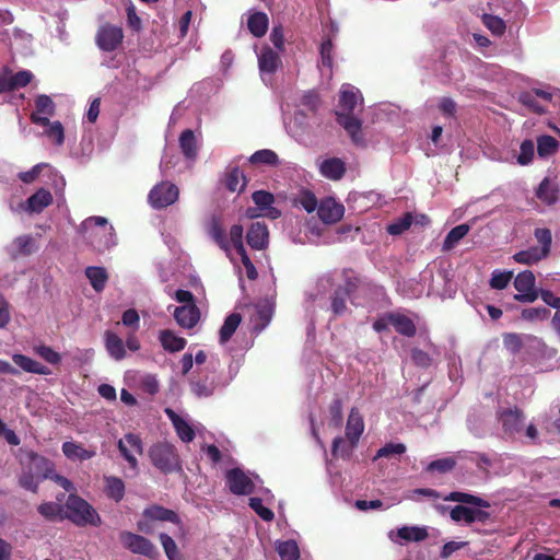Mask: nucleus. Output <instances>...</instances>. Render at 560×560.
I'll return each mask as SVG.
<instances>
[{"label":"nucleus","mask_w":560,"mask_h":560,"mask_svg":"<svg viewBox=\"0 0 560 560\" xmlns=\"http://www.w3.org/2000/svg\"><path fill=\"white\" fill-rule=\"evenodd\" d=\"M455 466H456V462L454 458L444 457V458H440V459H435V460L431 462L428 465L427 470L428 471H439V472L445 474V472L451 471Z\"/></svg>","instance_id":"obj_54"},{"label":"nucleus","mask_w":560,"mask_h":560,"mask_svg":"<svg viewBox=\"0 0 560 560\" xmlns=\"http://www.w3.org/2000/svg\"><path fill=\"white\" fill-rule=\"evenodd\" d=\"M334 44L331 38L327 37L323 40L320 48H319V55H320V66L323 68H327L329 72H332L334 68Z\"/></svg>","instance_id":"obj_42"},{"label":"nucleus","mask_w":560,"mask_h":560,"mask_svg":"<svg viewBox=\"0 0 560 560\" xmlns=\"http://www.w3.org/2000/svg\"><path fill=\"white\" fill-rule=\"evenodd\" d=\"M252 199L260 210L269 209L275 202V197L271 192L266 190H256L252 195Z\"/></svg>","instance_id":"obj_53"},{"label":"nucleus","mask_w":560,"mask_h":560,"mask_svg":"<svg viewBox=\"0 0 560 560\" xmlns=\"http://www.w3.org/2000/svg\"><path fill=\"white\" fill-rule=\"evenodd\" d=\"M337 122L343 127V129L351 137L352 141L357 144L363 140L361 132V120L352 115V113L336 112Z\"/></svg>","instance_id":"obj_16"},{"label":"nucleus","mask_w":560,"mask_h":560,"mask_svg":"<svg viewBox=\"0 0 560 560\" xmlns=\"http://www.w3.org/2000/svg\"><path fill=\"white\" fill-rule=\"evenodd\" d=\"M504 348L513 355L517 354L524 347V341L535 342L542 345V341L533 335H525L524 337L517 332H505L502 335Z\"/></svg>","instance_id":"obj_17"},{"label":"nucleus","mask_w":560,"mask_h":560,"mask_svg":"<svg viewBox=\"0 0 560 560\" xmlns=\"http://www.w3.org/2000/svg\"><path fill=\"white\" fill-rule=\"evenodd\" d=\"M179 196L178 187L170 182L156 184L149 192V202L154 209H163L175 203Z\"/></svg>","instance_id":"obj_7"},{"label":"nucleus","mask_w":560,"mask_h":560,"mask_svg":"<svg viewBox=\"0 0 560 560\" xmlns=\"http://www.w3.org/2000/svg\"><path fill=\"white\" fill-rule=\"evenodd\" d=\"M482 21L486 27L494 35H502L505 32V23L495 15L485 14Z\"/></svg>","instance_id":"obj_58"},{"label":"nucleus","mask_w":560,"mask_h":560,"mask_svg":"<svg viewBox=\"0 0 560 560\" xmlns=\"http://www.w3.org/2000/svg\"><path fill=\"white\" fill-rule=\"evenodd\" d=\"M105 348L108 354L117 361H120L126 357L122 339L110 330L105 331Z\"/></svg>","instance_id":"obj_25"},{"label":"nucleus","mask_w":560,"mask_h":560,"mask_svg":"<svg viewBox=\"0 0 560 560\" xmlns=\"http://www.w3.org/2000/svg\"><path fill=\"white\" fill-rule=\"evenodd\" d=\"M268 16L264 12H255L247 20V27L255 37H262L268 30Z\"/></svg>","instance_id":"obj_33"},{"label":"nucleus","mask_w":560,"mask_h":560,"mask_svg":"<svg viewBox=\"0 0 560 560\" xmlns=\"http://www.w3.org/2000/svg\"><path fill=\"white\" fill-rule=\"evenodd\" d=\"M546 256L540 254L539 248L536 246L529 247L528 249L521 250L516 254H514L513 259L523 265H534L541 259H545Z\"/></svg>","instance_id":"obj_41"},{"label":"nucleus","mask_w":560,"mask_h":560,"mask_svg":"<svg viewBox=\"0 0 560 560\" xmlns=\"http://www.w3.org/2000/svg\"><path fill=\"white\" fill-rule=\"evenodd\" d=\"M412 224V215L407 212L402 215V218L387 225V233L390 235H400L405 231H407Z\"/></svg>","instance_id":"obj_45"},{"label":"nucleus","mask_w":560,"mask_h":560,"mask_svg":"<svg viewBox=\"0 0 560 560\" xmlns=\"http://www.w3.org/2000/svg\"><path fill=\"white\" fill-rule=\"evenodd\" d=\"M65 506V517L77 526H100L102 523L101 516L96 510L78 494L70 493Z\"/></svg>","instance_id":"obj_3"},{"label":"nucleus","mask_w":560,"mask_h":560,"mask_svg":"<svg viewBox=\"0 0 560 560\" xmlns=\"http://www.w3.org/2000/svg\"><path fill=\"white\" fill-rule=\"evenodd\" d=\"M35 108L37 113L52 116L55 114V103L50 96L40 94L35 100Z\"/></svg>","instance_id":"obj_57"},{"label":"nucleus","mask_w":560,"mask_h":560,"mask_svg":"<svg viewBox=\"0 0 560 560\" xmlns=\"http://www.w3.org/2000/svg\"><path fill=\"white\" fill-rule=\"evenodd\" d=\"M346 170L345 162L339 158L326 159L319 165L320 174L330 180L341 179L345 176Z\"/></svg>","instance_id":"obj_18"},{"label":"nucleus","mask_w":560,"mask_h":560,"mask_svg":"<svg viewBox=\"0 0 560 560\" xmlns=\"http://www.w3.org/2000/svg\"><path fill=\"white\" fill-rule=\"evenodd\" d=\"M85 276L96 292L104 290L108 280V275L105 268L95 266L88 267L85 269Z\"/></svg>","instance_id":"obj_35"},{"label":"nucleus","mask_w":560,"mask_h":560,"mask_svg":"<svg viewBox=\"0 0 560 560\" xmlns=\"http://www.w3.org/2000/svg\"><path fill=\"white\" fill-rule=\"evenodd\" d=\"M225 478L229 490L235 495L250 494L255 490V483L241 468L228 470Z\"/></svg>","instance_id":"obj_10"},{"label":"nucleus","mask_w":560,"mask_h":560,"mask_svg":"<svg viewBox=\"0 0 560 560\" xmlns=\"http://www.w3.org/2000/svg\"><path fill=\"white\" fill-rule=\"evenodd\" d=\"M246 241L253 249H265L269 242V231L267 225L261 222L252 223L246 234Z\"/></svg>","instance_id":"obj_13"},{"label":"nucleus","mask_w":560,"mask_h":560,"mask_svg":"<svg viewBox=\"0 0 560 560\" xmlns=\"http://www.w3.org/2000/svg\"><path fill=\"white\" fill-rule=\"evenodd\" d=\"M37 510L39 514L43 515L45 518L52 521L60 516V513L62 512V506L55 502H45L42 503Z\"/></svg>","instance_id":"obj_59"},{"label":"nucleus","mask_w":560,"mask_h":560,"mask_svg":"<svg viewBox=\"0 0 560 560\" xmlns=\"http://www.w3.org/2000/svg\"><path fill=\"white\" fill-rule=\"evenodd\" d=\"M412 362L421 369H428L432 364L431 357L423 350L415 348L411 351Z\"/></svg>","instance_id":"obj_64"},{"label":"nucleus","mask_w":560,"mask_h":560,"mask_svg":"<svg viewBox=\"0 0 560 560\" xmlns=\"http://www.w3.org/2000/svg\"><path fill=\"white\" fill-rule=\"evenodd\" d=\"M52 202V195L49 190L40 188L27 199V210L39 213Z\"/></svg>","instance_id":"obj_27"},{"label":"nucleus","mask_w":560,"mask_h":560,"mask_svg":"<svg viewBox=\"0 0 560 560\" xmlns=\"http://www.w3.org/2000/svg\"><path fill=\"white\" fill-rule=\"evenodd\" d=\"M249 162L253 165L278 166L280 164L278 154L269 149L256 151L250 155Z\"/></svg>","instance_id":"obj_37"},{"label":"nucleus","mask_w":560,"mask_h":560,"mask_svg":"<svg viewBox=\"0 0 560 560\" xmlns=\"http://www.w3.org/2000/svg\"><path fill=\"white\" fill-rule=\"evenodd\" d=\"M397 536L406 541H422L428 537L425 527L402 526L398 528Z\"/></svg>","instance_id":"obj_38"},{"label":"nucleus","mask_w":560,"mask_h":560,"mask_svg":"<svg viewBox=\"0 0 560 560\" xmlns=\"http://www.w3.org/2000/svg\"><path fill=\"white\" fill-rule=\"evenodd\" d=\"M258 63L261 72L275 73L280 65V57L270 47H265L258 56Z\"/></svg>","instance_id":"obj_28"},{"label":"nucleus","mask_w":560,"mask_h":560,"mask_svg":"<svg viewBox=\"0 0 560 560\" xmlns=\"http://www.w3.org/2000/svg\"><path fill=\"white\" fill-rule=\"evenodd\" d=\"M387 319L395 330L405 337H413L417 332L413 320L404 314L388 313Z\"/></svg>","instance_id":"obj_20"},{"label":"nucleus","mask_w":560,"mask_h":560,"mask_svg":"<svg viewBox=\"0 0 560 560\" xmlns=\"http://www.w3.org/2000/svg\"><path fill=\"white\" fill-rule=\"evenodd\" d=\"M174 318L183 328H192L200 319V310L196 304L177 306L174 310Z\"/></svg>","instance_id":"obj_15"},{"label":"nucleus","mask_w":560,"mask_h":560,"mask_svg":"<svg viewBox=\"0 0 560 560\" xmlns=\"http://www.w3.org/2000/svg\"><path fill=\"white\" fill-rule=\"evenodd\" d=\"M535 276L530 270L520 272L514 279V288L518 292L514 295V300L521 303L535 302L539 293L535 289Z\"/></svg>","instance_id":"obj_8"},{"label":"nucleus","mask_w":560,"mask_h":560,"mask_svg":"<svg viewBox=\"0 0 560 560\" xmlns=\"http://www.w3.org/2000/svg\"><path fill=\"white\" fill-rule=\"evenodd\" d=\"M35 352L50 364H58L61 361L60 354L48 346L40 345L35 348Z\"/></svg>","instance_id":"obj_62"},{"label":"nucleus","mask_w":560,"mask_h":560,"mask_svg":"<svg viewBox=\"0 0 560 560\" xmlns=\"http://www.w3.org/2000/svg\"><path fill=\"white\" fill-rule=\"evenodd\" d=\"M61 450L63 455L71 460H88L96 455L95 447L86 450L82 444L72 441L65 442Z\"/></svg>","instance_id":"obj_21"},{"label":"nucleus","mask_w":560,"mask_h":560,"mask_svg":"<svg viewBox=\"0 0 560 560\" xmlns=\"http://www.w3.org/2000/svg\"><path fill=\"white\" fill-rule=\"evenodd\" d=\"M191 390L197 397H209L214 393L215 385L213 382L208 383L207 381H191Z\"/></svg>","instance_id":"obj_51"},{"label":"nucleus","mask_w":560,"mask_h":560,"mask_svg":"<svg viewBox=\"0 0 560 560\" xmlns=\"http://www.w3.org/2000/svg\"><path fill=\"white\" fill-rule=\"evenodd\" d=\"M363 431V418L357 408H352L346 424V438L348 443L341 436L335 438L331 445L332 456L349 459L352 456V452L357 447Z\"/></svg>","instance_id":"obj_1"},{"label":"nucleus","mask_w":560,"mask_h":560,"mask_svg":"<svg viewBox=\"0 0 560 560\" xmlns=\"http://www.w3.org/2000/svg\"><path fill=\"white\" fill-rule=\"evenodd\" d=\"M299 203L308 213H312L313 211L318 209L319 206L315 194L310 190H304L301 194L299 198Z\"/></svg>","instance_id":"obj_60"},{"label":"nucleus","mask_w":560,"mask_h":560,"mask_svg":"<svg viewBox=\"0 0 560 560\" xmlns=\"http://www.w3.org/2000/svg\"><path fill=\"white\" fill-rule=\"evenodd\" d=\"M345 213L343 205L337 202L335 198H324L318 206V218L326 224H334L340 221Z\"/></svg>","instance_id":"obj_12"},{"label":"nucleus","mask_w":560,"mask_h":560,"mask_svg":"<svg viewBox=\"0 0 560 560\" xmlns=\"http://www.w3.org/2000/svg\"><path fill=\"white\" fill-rule=\"evenodd\" d=\"M535 147L532 140H524L521 143L517 163L521 165H528L534 159Z\"/></svg>","instance_id":"obj_52"},{"label":"nucleus","mask_w":560,"mask_h":560,"mask_svg":"<svg viewBox=\"0 0 560 560\" xmlns=\"http://www.w3.org/2000/svg\"><path fill=\"white\" fill-rule=\"evenodd\" d=\"M209 235L222 250H224L226 254H230L231 245L230 242L228 241L225 230L221 225L219 219H212L209 226Z\"/></svg>","instance_id":"obj_31"},{"label":"nucleus","mask_w":560,"mask_h":560,"mask_svg":"<svg viewBox=\"0 0 560 560\" xmlns=\"http://www.w3.org/2000/svg\"><path fill=\"white\" fill-rule=\"evenodd\" d=\"M534 236L537 242L540 244L539 252L544 256L548 257L551 250L552 244V234L549 229L546 228H537L534 232Z\"/></svg>","instance_id":"obj_43"},{"label":"nucleus","mask_w":560,"mask_h":560,"mask_svg":"<svg viewBox=\"0 0 560 560\" xmlns=\"http://www.w3.org/2000/svg\"><path fill=\"white\" fill-rule=\"evenodd\" d=\"M105 488L104 491L107 498L115 502H120L125 495L124 481L115 476H104Z\"/></svg>","instance_id":"obj_29"},{"label":"nucleus","mask_w":560,"mask_h":560,"mask_svg":"<svg viewBox=\"0 0 560 560\" xmlns=\"http://www.w3.org/2000/svg\"><path fill=\"white\" fill-rule=\"evenodd\" d=\"M56 145H62L65 142V130L60 121H52L45 131Z\"/></svg>","instance_id":"obj_56"},{"label":"nucleus","mask_w":560,"mask_h":560,"mask_svg":"<svg viewBox=\"0 0 560 560\" xmlns=\"http://www.w3.org/2000/svg\"><path fill=\"white\" fill-rule=\"evenodd\" d=\"M179 148L185 158L194 160L197 156V140L195 133L190 129L184 130L179 136Z\"/></svg>","instance_id":"obj_32"},{"label":"nucleus","mask_w":560,"mask_h":560,"mask_svg":"<svg viewBox=\"0 0 560 560\" xmlns=\"http://www.w3.org/2000/svg\"><path fill=\"white\" fill-rule=\"evenodd\" d=\"M118 450L122 457L128 462L130 468L137 469L138 460L135 455L131 454L128 446L131 447L137 454L143 453V443L141 438L135 433L125 434L124 439L118 441Z\"/></svg>","instance_id":"obj_11"},{"label":"nucleus","mask_w":560,"mask_h":560,"mask_svg":"<svg viewBox=\"0 0 560 560\" xmlns=\"http://www.w3.org/2000/svg\"><path fill=\"white\" fill-rule=\"evenodd\" d=\"M512 278V271H494L490 279V287L492 289L503 290L508 287Z\"/></svg>","instance_id":"obj_55"},{"label":"nucleus","mask_w":560,"mask_h":560,"mask_svg":"<svg viewBox=\"0 0 560 560\" xmlns=\"http://www.w3.org/2000/svg\"><path fill=\"white\" fill-rule=\"evenodd\" d=\"M224 186L231 192H242L246 186V177L240 167L234 166L228 168L224 176Z\"/></svg>","instance_id":"obj_24"},{"label":"nucleus","mask_w":560,"mask_h":560,"mask_svg":"<svg viewBox=\"0 0 560 560\" xmlns=\"http://www.w3.org/2000/svg\"><path fill=\"white\" fill-rule=\"evenodd\" d=\"M122 28L109 23L101 25L95 36L97 47L107 52L116 50L122 43Z\"/></svg>","instance_id":"obj_9"},{"label":"nucleus","mask_w":560,"mask_h":560,"mask_svg":"<svg viewBox=\"0 0 560 560\" xmlns=\"http://www.w3.org/2000/svg\"><path fill=\"white\" fill-rule=\"evenodd\" d=\"M559 142L556 138L549 135H544L537 138V152L540 158H547L557 152Z\"/></svg>","instance_id":"obj_40"},{"label":"nucleus","mask_w":560,"mask_h":560,"mask_svg":"<svg viewBox=\"0 0 560 560\" xmlns=\"http://www.w3.org/2000/svg\"><path fill=\"white\" fill-rule=\"evenodd\" d=\"M470 511V506H466L464 503H462L451 509L450 516L454 522H464L469 525Z\"/></svg>","instance_id":"obj_61"},{"label":"nucleus","mask_w":560,"mask_h":560,"mask_svg":"<svg viewBox=\"0 0 560 560\" xmlns=\"http://www.w3.org/2000/svg\"><path fill=\"white\" fill-rule=\"evenodd\" d=\"M358 104V96L351 90H343L340 93L339 97V106L341 108L340 112L343 113H353L355 106Z\"/></svg>","instance_id":"obj_46"},{"label":"nucleus","mask_w":560,"mask_h":560,"mask_svg":"<svg viewBox=\"0 0 560 560\" xmlns=\"http://www.w3.org/2000/svg\"><path fill=\"white\" fill-rule=\"evenodd\" d=\"M443 499L445 501L459 502L475 506L471 508L470 511L469 525L475 522L486 524L490 520V513L485 510L490 508V502L480 497L466 492L453 491Z\"/></svg>","instance_id":"obj_5"},{"label":"nucleus","mask_w":560,"mask_h":560,"mask_svg":"<svg viewBox=\"0 0 560 560\" xmlns=\"http://www.w3.org/2000/svg\"><path fill=\"white\" fill-rule=\"evenodd\" d=\"M152 465L163 474H170L180 469L179 456L174 445L167 442H159L149 450Z\"/></svg>","instance_id":"obj_4"},{"label":"nucleus","mask_w":560,"mask_h":560,"mask_svg":"<svg viewBox=\"0 0 560 560\" xmlns=\"http://www.w3.org/2000/svg\"><path fill=\"white\" fill-rule=\"evenodd\" d=\"M12 360L19 368H21L25 372L38 375L50 374V370L46 365H43L42 363L24 354L15 353L12 355Z\"/></svg>","instance_id":"obj_23"},{"label":"nucleus","mask_w":560,"mask_h":560,"mask_svg":"<svg viewBox=\"0 0 560 560\" xmlns=\"http://www.w3.org/2000/svg\"><path fill=\"white\" fill-rule=\"evenodd\" d=\"M119 540L124 548L135 555L144 556L149 559H155L159 556L155 545L144 536L122 530L119 533Z\"/></svg>","instance_id":"obj_6"},{"label":"nucleus","mask_w":560,"mask_h":560,"mask_svg":"<svg viewBox=\"0 0 560 560\" xmlns=\"http://www.w3.org/2000/svg\"><path fill=\"white\" fill-rule=\"evenodd\" d=\"M248 505L255 511V513L264 521L271 522L275 517L273 512L262 504L260 498H250Z\"/></svg>","instance_id":"obj_49"},{"label":"nucleus","mask_w":560,"mask_h":560,"mask_svg":"<svg viewBox=\"0 0 560 560\" xmlns=\"http://www.w3.org/2000/svg\"><path fill=\"white\" fill-rule=\"evenodd\" d=\"M242 322V316L238 313L230 314L219 331V338L221 343L228 342L236 331L237 327Z\"/></svg>","instance_id":"obj_36"},{"label":"nucleus","mask_w":560,"mask_h":560,"mask_svg":"<svg viewBox=\"0 0 560 560\" xmlns=\"http://www.w3.org/2000/svg\"><path fill=\"white\" fill-rule=\"evenodd\" d=\"M469 229V225L465 223L453 228L444 238L443 249L450 250L454 248L455 245L467 235Z\"/></svg>","instance_id":"obj_39"},{"label":"nucleus","mask_w":560,"mask_h":560,"mask_svg":"<svg viewBox=\"0 0 560 560\" xmlns=\"http://www.w3.org/2000/svg\"><path fill=\"white\" fill-rule=\"evenodd\" d=\"M276 550L281 560H299L301 556L300 548L293 539L277 540Z\"/></svg>","instance_id":"obj_34"},{"label":"nucleus","mask_w":560,"mask_h":560,"mask_svg":"<svg viewBox=\"0 0 560 560\" xmlns=\"http://www.w3.org/2000/svg\"><path fill=\"white\" fill-rule=\"evenodd\" d=\"M143 516L149 521L170 522L176 525L180 524V518L175 511L158 504L144 509Z\"/></svg>","instance_id":"obj_19"},{"label":"nucleus","mask_w":560,"mask_h":560,"mask_svg":"<svg viewBox=\"0 0 560 560\" xmlns=\"http://www.w3.org/2000/svg\"><path fill=\"white\" fill-rule=\"evenodd\" d=\"M549 315L550 311L544 306L524 308L521 313V317L527 322L545 320Z\"/></svg>","instance_id":"obj_47"},{"label":"nucleus","mask_w":560,"mask_h":560,"mask_svg":"<svg viewBox=\"0 0 560 560\" xmlns=\"http://www.w3.org/2000/svg\"><path fill=\"white\" fill-rule=\"evenodd\" d=\"M166 415L171 419L177 435L180 438L183 442H191L196 434L194 429L186 422L182 417H179L174 410L167 408L165 410Z\"/></svg>","instance_id":"obj_22"},{"label":"nucleus","mask_w":560,"mask_h":560,"mask_svg":"<svg viewBox=\"0 0 560 560\" xmlns=\"http://www.w3.org/2000/svg\"><path fill=\"white\" fill-rule=\"evenodd\" d=\"M349 294L347 292H343L341 288H338L335 290L332 296H331V311L335 315H341L347 310V298Z\"/></svg>","instance_id":"obj_50"},{"label":"nucleus","mask_w":560,"mask_h":560,"mask_svg":"<svg viewBox=\"0 0 560 560\" xmlns=\"http://www.w3.org/2000/svg\"><path fill=\"white\" fill-rule=\"evenodd\" d=\"M80 232L85 240L98 252L114 245V228L103 217H90L80 226Z\"/></svg>","instance_id":"obj_2"},{"label":"nucleus","mask_w":560,"mask_h":560,"mask_svg":"<svg viewBox=\"0 0 560 560\" xmlns=\"http://www.w3.org/2000/svg\"><path fill=\"white\" fill-rule=\"evenodd\" d=\"M406 452V445L402 443H387L383 447H381L376 455L374 456V460L377 458L386 457L390 458L396 455H401Z\"/></svg>","instance_id":"obj_48"},{"label":"nucleus","mask_w":560,"mask_h":560,"mask_svg":"<svg viewBox=\"0 0 560 560\" xmlns=\"http://www.w3.org/2000/svg\"><path fill=\"white\" fill-rule=\"evenodd\" d=\"M159 340L164 348V350L174 353L182 351L186 345L187 341L185 338L176 336L172 330L164 329L160 331Z\"/></svg>","instance_id":"obj_26"},{"label":"nucleus","mask_w":560,"mask_h":560,"mask_svg":"<svg viewBox=\"0 0 560 560\" xmlns=\"http://www.w3.org/2000/svg\"><path fill=\"white\" fill-rule=\"evenodd\" d=\"M536 197L548 206L553 205L558 200V188L548 177H545L536 190Z\"/></svg>","instance_id":"obj_30"},{"label":"nucleus","mask_w":560,"mask_h":560,"mask_svg":"<svg viewBox=\"0 0 560 560\" xmlns=\"http://www.w3.org/2000/svg\"><path fill=\"white\" fill-rule=\"evenodd\" d=\"M524 419L523 412L517 408L506 409L500 413L503 430L509 435H514L522 431Z\"/></svg>","instance_id":"obj_14"},{"label":"nucleus","mask_w":560,"mask_h":560,"mask_svg":"<svg viewBox=\"0 0 560 560\" xmlns=\"http://www.w3.org/2000/svg\"><path fill=\"white\" fill-rule=\"evenodd\" d=\"M230 238L237 254L246 250L243 244V226L241 224L231 226Z\"/></svg>","instance_id":"obj_63"},{"label":"nucleus","mask_w":560,"mask_h":560,"mask_svg":"<svg viewBox=\"0 0 560 560\" xmlns=\"http://www.w3.org/2000/svg\"><path fill=\"white\" fill-rule=\"evenodd\" d=\"M160 541L168 560H183L175 540L167 534H160Z\"/></svg>","instance_id":"obj_44"}]
</instances>
